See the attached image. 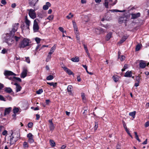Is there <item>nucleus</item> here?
I'll list each match as a JSON object with an SVG mask.
<instances>
[{
  "mask_svg": "<svg viewBox=\"0 0 149 149\" xmlns=\"http://www.w3.org/2000/svg\"><path fill=\"white\" fill-rule=\"evenodd\" d=\"M33 135L31 133H29L27 135V137L28 138V139L33 138Z\"/></svg>",
  "mask_w": 149,
  "mask_h": 149,
  "instance_id": "e433bc0d",
  "label": "nucleus"
},
{
  "mask_svg": "<svg viewBox=\"0 0 149 149\" xmlns=\"http://www.w3.org/2000/svg\"><path fill=\"white\" fill-rule=\"evenodd\" d=\"M11 107H10L8 108H6L5 110L4 116H6V115L8 114L11 111Z\"/></svg>",
  "mask_w": 149,
  "mask_h": 149,
  "instance_id": "a211bd4d",
  "label": "nucleus"
},
{
  "mask_svg": "<svg viewBox=\"0 0 149 149\" xmlns=\"http://www.w3.org/2000/svg\"><path fill=\"white\" fill-rule=\"evenodd\" d=\"M28 142L30 143H33L34 142V140L33 139V138L31 139H28Z\"/></svg>",
  "mask_w": 149,
  "mask_h": 149,
  "instance_id": "603ef678",
  "label": "nucleus"
},
{
  "mask_svg": "<svg viewBox=\"0 0 149 149\" xmlns=\"http://www.w3.org/2000/svg\"><path fill=\"white\" fill-rule=\"evenodd\" d=\"M112 36L111 33L109 32L107 35L106 37V39L108 41L111 38Z\"/></svg>",
  "mask_w": 149,
  "mask_h": 149,
  "instance_id": "a878e982",
  "label": "nucleus"
},
{
  "mask_svg": "<svg viewBox=\"0 0 149 149\" xmlns=\"http://www.w3.org/2000/svg\"><path fill=\"white\" fill-rule=\"evenodd\" d=\"M35 40L36 42L38 44L40 43L41 39L38 38L36 37L35 38Z\"/></svg>",
  "mask_w": 149,
  "mask_h": 149,
  "instance_id": "79ce46f5",
  "label": "nucleus"
},
{
  "mask_svg": "<svg viewBox=\"0 0 149 149\" xmlns=\"http://www.w3.org/2000/svg\"><path fill=\"white\" fill-rule=\"evenodd\" d=\"M146 65L147 63L146 61L143 60H141L140 61L139 66L141 68H144Z\"/></svg>",
  "mask_w": 149,
  "mask_h": 149,
  "instance_id": "9b49d317",
  "label": "nucleus"
},
{
  "mask_svg": "<svg viewBox=\"0 0 149 149\" xmlns=\"http://www.w3.org/2000/svg\"><path fill=\"white\" fill-rule=\"evenodd\" d=\"M13 39H14L15 40V41L16 42H17L20 39V38L19 37H17L16 36H14V35Z\"/></svg>",
  "mask_w": 149,
  "mask_h": 149,
  "instance_id": "f704fd0d",
  "label": "nucleus"
},
{
  "mask_svg": "<svg viewBox=\"0 0 149 149\" xmlns=\"http://www.w3.org/2000/svg\"><path fill=\"white\" fill-rule=\"evenodd\" d=\"M14 34L10 33V34H8L6 35V42L9 45H11L14 42L13 39Z\"/></svg>",
  "mask_w": 149,
  "mask_h": 149,
  "instance_id": "7ed1b4c3",
  "label": "nucleus"
},
{
  "mask_svg": "<svg viewBox=\"0 0 149 149\" xmlns=\"http://www.w3.org/2000/svg\"><path fill=\"white\" fill-rule=\"evenodd\" d=\"M39 29V27L38 23L36 21V19H35L34 20L33 22V30L34 32H37Z\"/></svg>",
  "mask_w": 149,
  "mask_h": 149,
  "instance_id": "0eeeda50",
  "label": "nucleus"
},
{
  "mask_svg": "<svg viewBox=\"0 0 149 149\" xmlns=\"http://www.w3.org/2000/svg\"><path fill=\"white\" fill-rule=\"evenodd\" d=\"M12 91V89L10 88H6L5 89V91L7 93H10Z\"/></svg>",
  "mask_w": 149,
  "mask_h": 149,
  "instance_id": "c85d7f7f",
  "label": "nucleus"
},
{
  "mask_svg": "<svg viewBox=\"0 0 149 149\" xmlns=\"http://www.w3.org/2000/svg\"><path fill=\"white\" fill-rule=\"evenodd\" d=\"M72 22L73 23L74 28L77 27L76 23L74 21H73Z\"/></svg>",
  "mask_w": 149,
  "mask_h": 149,
  "instance_id": "0e129e2a",
  "label": "nucleus"
},
{
  "mask_svg": "<svg viewBox=\"0 0 149 149\" xmlns=\"http://www.w3.org/2000/svg\"><path fill=\"white\" fill-rule=\"evenodd\" d=\"M127 39V37L126 36H123L121 38L120 41L118 42V43L121 44L123 42Z\"/></svg>",
  "mask_w": 149,
  "mask_h": 149,
  "instance_id": "b1692460",
  "label": "nucleus"
},
{
  "mask_svg": "<svg viewBox=\"0 0 149 149\" xmlns=\"http://www.w3.org/2000/svg\"><path fill=\"white\" fill-rule=\"evenodd\" d=\"M120 56L119 55L118 58H120V60L121 61H123V60H124L125 59V57L123 55H122V56H121L120 58Z\"/></svg>",
  "mask_w": 149,
  "mask_h": 149,
  "instance_id": "ea45409f",
  "label": "nucleus"
},
{
  "mask_svg": "<svg viewBox=\"0 0 149 149\" xmlns=\"http://www.w3.org/2000/svg\"><path fill=\"white\" fill-rule=\"evenodd\" d=\"M62 68H63L64 71L69 75H71L72 74H74L72 72L70 69L64 66H62Z\"/></svg>",
  "mask_w": 149,
  "mask_h": 149,
  "instance_id": "ddd939ff",
  "label": "nucleus"
},
{
  "mask_svg": "<svg viewBox=\"0 0 149 149\" xmlns=\"http://www.w3.org/2000/svg\"><path fill=\"white\" fill-rule=\"evenodd\" d=\"M77 79L78 81H81V79L79 76L77 77Z\"/></svg>",
  "mask_w": 149,
  "mask_h": 149,
  "instance_id": "774afa93",
  "label": "nucleus"
},
{
  "mask_svg": "<svg viewBox=\"0 0 149 149\" xmlns=\"http://www.w3.org/2000/svg\"><path fill=\"white\" fill-rule=\"evenodd\" d=\"M29 40L24 38L21 40L19 45V47L20 48H23L29 45Z\"/></svg>",
  "mask_w": 149,
  "mask_h": 149,
  "instance_id": "f03ea898",
  "label": "nucleus"
},
{
  "mask_svg": "<svg viewBox=\"0 0 149 149\" xmlns=\"http://www.w3.org/2000/svg\"><path fill=\"white\" fill-rule=\"evenodd\" d=\"M54 78V77L52 75H49L46 78V79L48 80H52Z\"/></svg>",
  "mask_w": 149,
  "mask_h": 149,
  "instance_id": "473e14b6",
  "label": "nucleus"
},
{
  "mask_svg": "<svg viewBox=\"0 0 149 149\" xmlns=\"http://www.w3.org/2000/svg\"><path fill=\"white\" fill-rule=\"evenodd\" d=\"M140 48L141 45L139 44L137 45L136 46V51H139L140 49Z\"/></svg>",
  "mask_w": 149,
  "mask_h": 149,
  "instance_id": "58836bf2",
  "label": "nucleus"
},
{
  "mask_svg": "<svg viewBox=\"0 0 149 149\" xmlns=\"http://www.w3.org/2000/svg\"><path fill=\"white\" fill-rule=\"evenodd\" d=\"M82 65L83 67L85 69L87 72H88V71L87 70V66L86 65Z\"/></svg>",
  "mask_w": 149,
  "mask_h": 149,
  "instance_id": "864d4df0",
  "label": "nucleus"
},
{
  "mask_svg": "<svg viewBox=\"0 0 149 149\" xmlns=\"http://www.w3.org/2000/svg\"><path fill=\"white\" fill-rule=\"evenodd\" d=\"M1 3L3 5H5L6 3V0H1Z\"/></svg>",
  "mask_w": 149,
  "mask_h": 149,
  "instance_id": "680f3d73",
  "label": "nucleus"
},
{
  "mask_svg": "<svg viewBox=\"0 0 149 149\" xmlns=\"http://www.w3.org/2000/svg\"><path fill=\"white\" fill-rule=\"evenodd\" d=\"M123 127L124 128L127 127V126H126V123H125V122H124V121H123Z\"/></svg>",
  "mask_w": 149,
  "mask_h": 149,
  "instance_id": "e2e57ef3",
  "label": "nucleus"
},
{
  "mask_svg": "<svg viewBox=\"0 0 149 149\" xmlns=\"http://www.w3.org/2000/svg\"><path fill=\"white\" fill-rule=\"evenodd\" d=\"M58 29L60 31L62 32V33H63L64 32V31L63 30V27H59Z\"/></svg>",
  "mask_w": 149,
  "mask_h": 149,
  "instance_id": "4d7b16f0",
  "label": "nucleus"
},
{
  "mask_svg": "<svg viewBox=\"0 0 149 149\" xmlns=\"http://www.w3.org/2000/svg\"><path fill=\"white\" fill-rule=\"evenodd\" d=\"M127 17L126 16L124 15L120 17L119 19L118 22L120 24L122 23H126L127 21Z\"/></svg>",
  "mask_w": 149,
  "mask_h": 149,
  "instance_id": "39448f33",
  "label": "nucleus"
},
{
  "mask_svg": "<svg viewBox=\"0 0 149 149\" xmlns=\"http://www.w3.org/2000/svg\"><path fill=\"white\" fill-rule=\"evenodd\" d=\"M149 126V121L147 122L145 124V126L147 127Z\"/></svg>",
  "mask_w": 149,
  "mask_h": 149,
  "instance_id": "052dcab7",
  "label": "nucleus"
},
{
  "mask_svg": "<svg viewBox=\"0 0 149 149\" xmlns=\"http://www.w3.org/2000/svg\"><path fill=\"white\" fill-rule=\"evenodd\" d=\"M19 111V109L18 108L15 107L13 110V112L14 113H16L18 112Z\"/></svg>",
  "mask_w": 149,
  "mask_h": 149,
  "instance_id": "2f4dec72",
  "label": "nucleus"
},
{
  "mask_svg": "<svg viewBox=\"0 0 149 149\" xmlns=\"http://www.w3.org/2000/svg\"><path fill=\"white\" fill-rule=\"evenodd\" d=\"M16 6V5L15 3H13L11 5V7L13 8H15Z\"/></svg>",
  "mask_w": 149,
  "mask_h": 149,
  "instance_id": "338daca9",
  "label": "nucleus"
},
{
  "mask_svg": "<svg viewBox=\"0 0 149 149\" xmlns=\"http://www.w3.org/2000/svg\"><path fill=\"white\" fill-rule=\"evenodd\" d=\"M74 32H75V33L76 34H78V29H77V27H74Z\"/></svg>",
  "mask_w": 149,
  "mask_h": 149,
  "instance_id": "09e8293b",
  "label": "nucleus"
},
{
  "mask_svg": "<svg viewBox=\"0 0 149 149\" xmlns=\"http://www.w3.org/2000/svg\"><path fill=\"white\" fill-rule=\"evenodd\" d=\"M131 15L132 16L131 19H135L140 17L141 13H132L131 14Z\"/></svg>",
  "mask_w": 149,
  "mask_h": 149,
  "instance_id": "9d476101",
  "label": "nucleus"
},
{
  "mask_svg": "<svg viewBox=\"0 0 149 149\" xmlns=\"http://www.w3.org/2000/svg\"><path fill=\"white\" fill-rule=\"evenodd\" d=\"M2 134L3 135H7V132L6 130H5L2 133Z\"/></svg>",
  "mask_w": 149,
  "mask_h": 149,
  "instance_id": "3c124183",
  "label": "nucleus"
},
{
  "mask_svg": "<svg viewBox=\"0 0 149 149\" xmlns=\"http://www.w3.org/2000/svg\"><path fill=\"white\" fill-rule=\"evenodd\" d=\"M98 125V123L96 122H95V126H94V129L95 130H96L97 128Z\"/></svg>",
  "mask_w": 149,
  "mask_h": 149,
  "instance_id": "c03bdc74",
  "label": "nucleus"
},
{
  "mask_svg": "<svg viewBox=\"0 0 149 149\" xmlns=\"http://www.w3.org/2000/svg\"><path fill=\"white\" fill-rule=\"evenodd\" d=\"M68 91L71 93L73 89L72 86L71 85H69L67 88Z\"/></svg>",
  "mask_w": 149,
  "mask_h": 149,
  "instance_id": "393cba45",
  "label": "nucleus"
},
{
  "mask_svg": "<svg viewBox=\"0 0 149 149\" xmlns=\"http://www.w3.org/2000/svg\"><path fill=\"white\" fill-rule=\"evenodd\" d=\"M54 17V16L53 15H49L48 17L47 18V19H49V20H52L53 19Z\"/></svg>",
  "mask_w": 149,
  "mask_h": 149,
  "instance_id": "49530a36",
  "label": "nucleus"
},
{
  "mask_svg": "<svg viewBox=\"0 0 149 149\" xmlns=\"http://www.w3.org/2000/svg\"><path fill=\"white\" fill-rule=\"evenodd\" d=\"M43 91L42 89H39V90L36 91V93L38 94H40L42 93Z\"/></svg>",
  "mask_w": 149,
  "mask_h": 149,
  "instance_id": "a19ab883",
  "label": "nucleus"
},
{
  "mask_svg": "<svg viewBox=\"0 0 149 149\" xmlns=\"http://www.w3.org/2000/svg\"><path fill=\"white\" fill-rule=\"evenodd\" d=\"M3 74L5 76L6 78L11 80H13V78L11 77V76H16V75L12 72L7 70H6L4 71Z\"/></svg>",
  "mask_w": 149,
  "mask_h": 149,
  "instance_id": "f257e3e1",
  "label": "nucleus"
},
{
  "mask_svg": "<svg viewBox=\"0 0 149 149\" xmlns=\"http://www.w3.org/2000/svg\"><path fill=\"white\" fill-rule=\"evenodd\" d=\"M51 6V4L49 2H47L46 5H44L43 7V9L44 10H47L49 7Z\"/></svg>",
  "mask_w": 149,
  "mask_h": 149,
  "instance_id": "6ab92c4d",
  "label": "nucleus"
},
{
  "mask_svg": "<svg viewBox=\"0 0 149 149\" xmlns=\"http://www.w3.org/2000/svg\"><path fill=\"white\" fill-rule=\"evenodd\" d=\"M48 122L49 123V127L50 131H53L55 128V126L52 122V119H50L49 120Z\"/></svg>",
  "mask_w": 149,
  "mask_h": 149,
  "instance_id": "1a4fd4ad",
  "label": "nucleus"
},
{
  "mask_svg": "<svg viewBox=\"0 0 149 149\" xmlns=\"http://www.w3.org/2000/svg\"><path fill=\"white\" fill-rule=\"evenodd\" d=\"M132 72L131 71H127L125 73L124 77H132Z\"/></svg>",
  "mask_w": 149,
  "mask_h": 149,
  "instance_id": "412c9836",
  "label": "nucleus"
},
{
  "mask_svg": "<svg viewBox=\"0 0 149 149\" xmlns=\"http://www.w3.org/2000/svg\"><path fill=\"white\" fill-rule=\"evenodd\" d=\"M0 100L3 101H5V98L3 96L0 95Z\"/></svg>",
  "mask_w": 149,
  "mask_h": 149,
  "instance_id": "13d9d810",
  "label": "nucleus"
},
{
  "mask_svg": "<svg viewBox=\"0 0 149 149\" xmlns=\"http://www.w3.org/2000/svg\"><path fill=\"white\" fill-rule=\"evenodd\" d=\"M112 1V0H104V3H103L104 6L106 8H109V2Z\"/></svg>",
  "mask_w": 149,
  "mask_h": 149,
  "instance_id": "f3484780",
  "label": "nucleus"
},
{
  "mask_svg": "<svg viewBox=\"0 0 149 149\" xmlns=\"http://www.w3.org/2000/svg\"><path fill=\"white\" fill-rule=\"evenodd\" d=\"M13 81H14L15 79V80H16L17 81H19L21 82V79L17 77H13Z\"/></svg>",
  "mask_w": 149,
  "mask_h": 149,
  "instance_id": "4c0bfd02",
  "label": "nucleus"
},
{
  "mask_svg": "<svg viewBox=\"0 0 149 149\" xmlns=\"http://www.w3.org/2000/svg\"><path fill=\"white\" fill-rule=\"evenodd\" d=\"M56 45H54L52 47L51 49L50 52L49 53V54H52L54 52V51L56 49Z\"/></svg>",
  "mask_w": 149,
  "mask_h": 149,
  "instance_id": "4be33fe9",
  "label": "nucleus"
},
{
  "mask_svg": "<svg viewBox=\"0 0 149 149\" xmlns=\"http://www.w3.org/2000/svg\"><path fill=\"white\" fill-rule=\"evenodd\" d=\"M141 76L139 75L138 76H136V81L137 82H140V80L141 79Z\"/></svg>",
  "mask_w": 149,
  "mask_h": 149,
  "instance_id": "c9c22d12",
  "label": "nucleus"
},
{
  "mask_svg": "<svg viewBox=\"0 0 149 149\" xmlns=\"http://www.w3.org/2000/svg\"><path fill=\"white\" fill-rule=\"evenodd\" d=\"M25 22L27 26V29H29V26L31 22L30 20L28 19L27 16L25 17Z\"/></svg>",
  "mask_w": 149,
  "mask_h": 149,
  "instance_id": "2eb2a0df",
  "label": "nucleus"
},
{
  "mask_svg": "<svg viewBox=\"0 0 149 149\" xmlns=\"http://www.w3.org/2000/svg\"><path fill=\"white\" fill-rule=\"evenodd\" d=\"M81 97H82V100L84 101L86 100V97H85V94L84 93H81Z\"/></svg>",
  "mask_w": 149,
  "mask_h": 149,
  "instance_id": "37998d69",
  "label": "nucleus"
},
{
  "mask_svg": "<svg viewBox=\"0 0 149 149\" xmlns=\"http://www.w3.org/2000/svg\"><path fill=\"white\" fill-rule=\"evenodd\" d=\"M113 80L115 82H116L118 80V77L117 76H113Z\"/></svg>",
  "mask_w": 149,
  "mask_h": 149,
  "instance_id": "72a5a7b5",
  "label": "nucleus"
},
{
  "mask_svg": "<svg viewBox=\"0 0 149 149\" xmlns=\"http://www.w3.org/2000/svg\"><path fill=\"white\" fill-rule=\"evenodd\" d=\"M19 25V24L18 23L13 24V28L12 30L10 31V33L14 34L18 28Z\"/></svg>",
  "mask_w": 149,
  "mask_h": 149,
  "instance_id": "423d86ee",
  "label": "nucleus"
},
{
  "mask_svg": "<svg viewBox=\"0 0 149 149\" xmlns=\"http://www.w3.org/2000/svg\"><path fill=\"white\" fill-rule=\"evenodd\" d=\"M17 139L14 138V137L12 136L10 140V144L11 145H13L14 144L16 141Z\"/></svg>",
  "mask_w": 149,
  "mask_h": 149,
  "instance_id": "aec40b11",
  "label": "nucleus"
},
{
  "mask_svg": "<svg viewBox=\"0 0 149 149\" xmlns=\"http://www.w3.org/2000/svg\"><path fill=\"white\" fill-rule=\"evenodd\" d=\"M38 1V0H29V4L31 6H35Z\"/></svg>",
  "mask_w": 149,
  "mask_h": 149,
  "instance_id": "4468645a",
  "label": "nucleus"
},
{
  "mask_svg": "<svg viewBox=\"0 0 149 149\" xmlns=\"http://www.w3.org/2000/svg\"><path fill=\"white\" fill-rule=\"evenodd\" d=\"M23 147L25 149H27L29 147V145L26 142H24L23 143Z\"/></svg>",
  "mask_w": 149,
  "mask_h": 149,
  "instance_id": "cd10ccee",
  "label": "nucleus"
},
{
  "mask_svg": "<svg viewBox=\"0 0 149 149\" xmlns=\"http://www.w3.org/2000/svg\"><path fill=\"white\" fill-rule=\"evenodd\" d=\"M33 125V123H29L28 124V127L29 128H31L32 127Z\"/></svg>",
  "mask_w": 149,
  "mask_h": 149,
  "instance_id": "8fccbe9b",
  "label": "nucleus"
},
{
  "mask_svg": "<svg viewBox=\"0 0 149 149\" xmlns=\"http://www.w3.org/2000/svg\"><path fill=\"white\" fill-rule=\"evenodd\" d=\"M51 54H49V53H48V55L47 56V58L46 59V61H48V60L50 59L51 57Z\"/></svg>",
  "mask_w": 149,
  "mask_h": 149,
  "instance_id": "de8ad7c7",
  "label": "nucleus"
},
{
  "mask_svg": "<svg viewBox=\"0 0 149 149\" xmlns=\"http://www.w3.org/2000/svg\"><path fill=\"white\" fill-rule=\"evenodd\" d=\"M25 60L28 63H30V59L29 57H25Z\"/></svg>",
  "mask_w": 149,
  "mask_h": 149,
  "instance_id": "a18cd8bd",
  "label": "nucleus"
},
{
  "mask_svg": "<svg viewBox=\"0 0 149 149\" xmlns=\"http://www.w3.org/2000/svg\"><path fill=\"white\" fill-rule=\"evenodd\" d=\"M31 108L32 109H33L35 111L38 110L39 109L38 107H37L35 108L33 107H31Z\"/></svg>",
  "mask_w": 149,
  "mask_h": 149,
  "instance_id": "bf43d9fd",
  "label": "nucleus"
},
{
  "mask_svg": "<svg viewBox=\"0 0 149 149\" xmlns=\"http://www.w3.org/2000/svg\"><path fill=\"white\" fill-rule=\"evenodd\" d=\"M49 143L51 146L54 147L55 146V143L53 140H50Z\"/></svg>",
  "mask_w": 149,
  "mask_h": 149,
  "instance_id": "c756f323",
  "label": "nucleus"
},
{
  "mask_svg": "<svg viewBox=\"0 0 149 149\" xmlns=\"http://www.w3.org/2000/svg\"><path fill=\"white\" fill-rule=\"evenodd\" d=\"M27 70L26 68H24L23 71L21 74V77L22 78H25L27 75Z\"/></svg>",
  "mask_w": 149,
  "mask_h": 149,
  "instance_id": "f8f14e48",
  "label": "nucleus"
},
{
  "mask_svg": "<svg viewBox=\"0 0 149 149\" xmlns=\"http://www.w3.org/2000/svg\"><path fill=\"white\" fill-rule=\"evenodd\" d=\"M7 52V51L6 50V49H3L1 51V53L3 54H5Z\"/></svg>",
  "mask_w": 149,
  "mask_h": 149,
  "instance_id": "6e6d98bb",
  "label": "nucleus"
},
{
  "mask_svg": "<svg viewBox=\"0 0 149 149\" xmlns=\"http://www.w3.org/2000/svg\"><path fill=\"white\" fill-rule=\"evenodd\" d=\"M47 84L50 86H53L54 87H56V86L57 83H54V82H47Z\"/></svg>",
  "mask_w": 149,
  "mask_h": 149,
  "instance_id": "bb28decb",
  "label": "nucleus"
},
{
  "mask_svg": "<svg viewBox=\"0 0 149 149\" xmlns=\"http://www.w3.org/2000/svg\"><path fill=\"white\" fill-rule=\"evenodd\" d=\"M136 112L135 111H134L132 112H130L129 114L130 116H132L133 118H134L135 117V115L136 114Z\"/></svg>",
  "mask_w": 149,
  "mask_h": 149,
  "instance_id": "7c9ffc66",
  "label": "nucleus"
},
{
  "mask_svg": "<svg viewBox=\"0 0 149 149\" xmlns=\"http://www.w3.org/2000/svg\"><path fill=\"white\" fill-rule=\"evenodd\" d=\"M94 31L97 34H100L103 33L104 31L101 28H95L93 29Z\"/></svg>",
  "mask_w": 149,
  "mask_h": 149,
  "instance_id": "6e6552de",
  "label": "nucleus"
},
{
  "mask_svg": "<svg viewBox=\"0 0 149 149\" xmlns=\"http://www.w3.org/2000/svg\"><path fill=\"white\" fill-rule=\"evenodd\" d=\"M27 10L29 11V15L31 18L34 19L36 17V13L34 10L31 9H28Z\"/></svg>",
  "mask_w": 149,
  "mask_h": 149,
  "instance_id": "20e7f679",
  "label": "nucleus"
},
{
  "mask_svg": "<svg viewBox=\"0 0 149 149\" xmlns=\"http://www.w3.org/2000/svg\"><path fill=\"white\" fill-rule=\"evenodd\" d=\"M83 45L84 49L86 51V52H87V51H88V49H87V46L86 45H85L84 44H83Z\"/></svg>",
  "mask_w": 149,
  "mask_h": 149,
  "instance_id": "5fc2aeb1",
  "label": "nucleus"
},
{
  "mask_svg": "<svg viewBox=\"0 0 149 149\" xmlns=\"http://www.w3.org/2000/svg\"><path fill=\"white\" fill-rule=\"evenodd\" d=\"M14 85L16 86V91L17 93L21 91L22 87L20 85H19L16 83H14Z\"/></svg>",
  "mask_w": 149,
  "mask_h": 149,
  "instance_id": "dca6fc26",
  "label": "nucleus"
},
{
  "mask_svg": "<svg viewBox=\"0 0 149 149\" xmlns=\"http://www.w3.org/2000/svg\"><path fill=\"white\" fill-rule=\"evenodd\" d=\"M73 16V15H71V16L69 15H68L66 16V17L68 19H70Z\"/></svg>",
  "mask_w": 149,
  "mask_h": 149,
  "instance_id": "69168bd1",
  "label": "nucleus"
},
{
  "mask_svg": "<svg viewBox=\"0 0 149 149\" xmlns=\"http://www.w3.org/2000/svg\"><path fill=\"white\" fill-rule=\"evenodd\" d=\"M72 61L74 62H77L79 61V57L77 56H76L75 58H72L71 59Z\"/></svg>",
  "mask_w": 149,
  "mask_h": 149,
  "instance_id": "5701e85b",
  "label": "nucleus"
}]
</instances>
